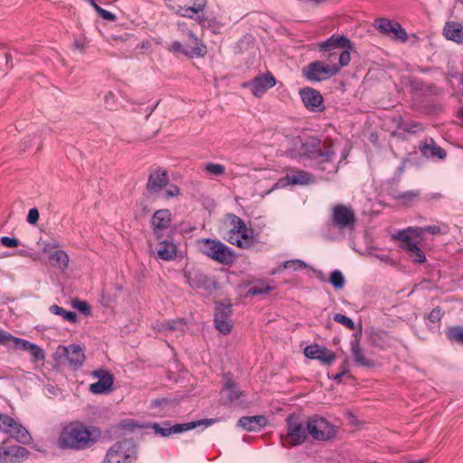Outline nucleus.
<instances>
[{
	"label": "nucleus",
	"instance_id": "19",
	"mask_svg": "<svg viewBox=\"0 0 463 463\" xmlns=\"http://www.w3.org/2000/svg\"><path fill=\"white\" fill-rule=\"evenodd\" d=\"M314 182V177L311 174L297 170L288 174L284 178L278 181L275 184L276 187H285L287 185H307Z\"/></svg>",
	"mask_w": 463,
	"mask_h": 463
},
{
	"label": "nucleus",
	"instance_id": "9",
	"mask_svg": "<svg viewBox=\"0 0 463 463\" xmlns=\"http://www.w3.org/2000/svg\"><path fill=\"white\" fill-rule=\"evenodd\" d=\"M339 71L337 64L326 65L322 61H316L304 67L303 76L309 81L319 82L329 79Z\"/></svg>",
	"mask_w": 463,
	"mask_h": 463
},
{
	"label": "nucleus",
	"instance_id": "45",
	"mask_svg": "<svg viewBox=\"0 0 463 463\" xmlns=\"http://www.w3.org/2000/svg\"><path fill=\"white\" fill-rule=\"evenodd\" d=\"M14 347L18 350H26L29 351L33 343H31L25 339H22L16 336L13 338Z\"/></svg>",
	"mask_w": 463,
	"mask_h": 463
},
{
	"label": "nucleus",
	"instance_id": "46",
	"mask_svg": "<svg viewBox=\"0 0 463 463\" xmlns=\"http://www.w3.org/2000/svg\"><path fill=\"white\" fill-rule=\"evenodd\" d=\"M11 423H14V418L0 412V432L5 433Z\"/></svg>",
	"mask_w": 463,
	"mask_h": 463
},
{
	"label": "nucleus",
	"instance_id": "1",
	"mask_svg": "<svg viewBox=\"0 0 463 463\" xmlns=\"http://www.w3.org/2000/svg\"><path fill=\"white\" fill-rule=\"evenodd\" d=\"M100 437L99 428L81 422H72L61 430L57 444L62 449L84 450L97 443Z\"/></svg>",
	"mask_w": 463,
	"mask_h": 463
},
{
	"label": "nucleus",
	"instance_id": "49",
	"mask_svg": "<svg viewBox=\"0 0 463 463\" xmlns=\"http://www.w3.org/2000/svg\"><path fill=\"white\" fill-rule=\"evenodd\" d=\"M0 242L7 248H15L20 245V241L18 239L7 237V236L2 237L0 239Z\"/></svg>",
	"mask_w": 463,
	"mask_h": 463
},
{
	"label": "nucleus",
	"instance_id": "56",
	"mask_svg": "<svg viewBox=\"0 0 463 463\" xmlns=\"http://www.w3.org/2000/svg\"><path fill=\"white\" fill-rule=\"evenodd\" d=\"M418 241L413 239L406 244H401V247L408 252H411L412 250H418Z\"/></svg>",
	"mask_w": 463,
	"mask_h": 463
},
{
	"label": "nucleus",
	"instance_id": "26",
	"mask_svg": "<svg viewBox=\"0 0 463 463\" xmlns=\"http://www.w3.org/2000/svg\"><path fill=\"white\" fill-rule=\"evenodd\" d=\"M321 51H330L335 48L353 49V43L345 35L335 33L319 44Z\"/></svg>",
	"mask_w": 463,
	"mask_h": 463
},
{
	"label": "nucleus",
	"instance_id": "30",
	"mask_svg": "<svg viewBox=\"0 0 463 463\" xmlns=\"http://www.w3.org/2000/svg\"><path fill=\"white\" fill-rule=\"evenodd\" d=\"M157 255L161 260H171L176 256V246L170 241H162L158 244Z\"/></svg>",
	"mask_w": 463,
	"mask_h": 463
},
{
	"label": "nucleus",
	"instance_id": "20",
	"mask_svg": "<svg viewBox=\"0 0 463 463\" xmlns=\"http://www.w3.org/2000/svg\"><path fill=\"white\" fill-rule=\"evenodd\" d=\"M168 183V173L162 168H157L149 175L146 189L151 194H157L161 192Z\"/></svg>",
	"mask_w": 463,
	"mask_h": 463
},
{
	"label": "nucleus",
	"instance_id": "59",
	"mask_svg": "<svg viewBox=\"0 0 463 463\" xmlns=\"http://www.w3.org/2000/svg\"><path fill=\"white\" fill-rule=\"evenodd\" d=\"M347 373V369H344L341 373H336L333 379L335 381H340L341 378Z\"/></svg>",
	"mask_w": 463,
	"mask_h": 463
},
{
	"label": "nucleus",
	"instance_id": "60",
	"mask_svg": "<svg viewBox=\"0 0 463 463\" xmlns=\"http://www.w3.org/2000/svg\"><path fill=\"white\" fill-rule=\"evenodd\" d=\"M51 248H53V249L58 248V245L56 243H54V244L48 243L43 248V251L47 253L49 251V249H51Z\"/></svg>",
	"mask_w": 463,
	"mask_h": 463
},
{
	"label": "nucleus",
	"instance_id": "15",
	"mask_svg": "<svg viewBox=\"0 0 463 463\" xmlns=\"http://www.w3.org/2000/svg\"><path fill=\"white\" fill-rule=\"evenodd\" d=\"M232 313L231 305L218 303L215 306L214 325L215 327L223 335H228L232 331V324L230 319Z\"/></svg>",
	"mask_w": 463,
	"mask_h": 463
},
{
	"label": "nucleus",
	"instance_id": "32",
	"mask_svg": "<svg viewBox=\"0 0 463 463\" xmlns=\"http://www.w3.org/2000/svg\"><path fill=\"white\" fill-rule=\"evenodd\" d=\"M188 282L193 288L209 289L212 286L211 279L203 273H195L188 277Z\"/></svg>",
	"mask_w": 463,
	"mask_h": 463
},
{
	"label": "nucleus",
	"instance_id": "39",
	"mask_svg": "<svg viewBox=\"0 0 463 463\" xmlns=\"http://www.w3.org/2000/svg\"><path fill=\"white\" fill-rule=\"evenodd\" d=\"M203 170L209 175L219 176L224 174L225 167L221 164L210 162L204 165Z\"/></svg>",
	"mask_w": 463,
	"mask_h": 463
},
{
	"label": "nucleus",
	"instance_id": "5",
	"mask_svg": "<svg viewBox=\"0 0 463 463\" xmlns=\"http://www.w3.org/2000/svg\"><path fill=\"white\" fill-rule=\"evenodd\" d=\"M216 421V419H203L195 421L172 425L169 420H165L160 423H153L149 427L155 431L156 434L161 437H169L172 434L182 433L201 426L207 428L212 426Z\"/></svg>",
	"mask_w": 463,
	"mask_h": 463
},
{
	"label": "nucleus",
	"instance_id": "44",
	"mask_svg": "<svg viewBox=\"0 0 463 463\" xmlns=\"http://www.w3.org/2000/svg\"><path fill=\"white\" fill-rule=\"evenodd\" d=\"M333 319L335 322L345 326L346 328H348L350 330L354 329V321L350 317H346L345 315H342V314H339V313L335 314L334 317H333Z\"/></svg>",
	"mask_w": 463,
	"mask_h": 463
},
{
	"label": "nucleus",
	"instance_id": "34",
	"mask_svg": "<svg viewBox=\"0 0 463 463\" xmlns=\"http://www.w3.org/2000/svg\"><path fill=\"white\" fill-rule=\"evenodd\" d=\"M411 234H414L415 236H420V228L409 227L407 229L398 231L395 234L392 235V238L396 241H400L402 244H406L407 242L412 240Z\"/></svg>",
	"mask_w": 463,
	"mask_h": 463
},
{
	"label": "nucleus",
	"instance_id": "63",
	"mask_svg": "<svg viewBox=\"0 0 463 463\" xmlns=\"http://www.w3.org/2000/svg\"><path fill=\"white\" fill-rule=\"evenodd\" d=\"M431 198H433V199H440V198H442V194H439V193H435V194H431Z\"/></svg>",
	"mask_w": 463,
	"mask_h": 463
},
{
	"label": "nucleus",
	"instance_id": "7",
	"mask_svg": "<svg viewBox=\"0 0 463 463\" xmlns=\"http://www.w3.org/2000/svg\"><path fill=\"white\" fill-rule=\"evenodd\" d=\"M288 432L283 442L288 443L291 447L303 444L307 439V422L302 421L299 417L291 414L287 420Z\"/></svg>",
	"mask_w": 463,
	"mask_h": 463
},
{
	"label": "nucleus",
	"instance_id": "43",
	"mask_svg": "<svg viewBox=\"0 0 463 463\" xmlns=\"http://www.w3.org/2000/svg\"><path fill=\"white\" fill-rule=\"evenodd\" d=\"M447 335L450 340L463 344V327H461V326L451 327L448 331Z\"/></svg>",
	"mask_w": 463,
	"mask_h": 463
},
{
	"label": "nucleus",
	"instance_id": "16",
	"mask_svg": "<svg viewBox=\"0 0 463 463\" xmlns=\"http://www.w3.org/2000/svg\"><path fill=\"white\" fill-rule=\"evenodd\" d=\"M92 376L98 378V382L90 385V392L93 394H102L112 390L114 383L113 375L105 369H99L92 372Z\"/></svg>",
	"mask_w": 463,
	"mask_h": 463
},
{
	"label": "nucleus",
	"instance_id": "3",
	"mask_svg": "<svg viewBox=\"0 0 463 463\" xmlns=\"http://www.w3.org/2000/svg\"><path fill=\"white\" fill-rule=\"evenodd\" d=\"M232 228L228 232L227 241L241 249H249L257 242L252 230L247 228L244 222L238 216L231 215Z\"/></svg>",
	"mask_w": 463,
	"mask_h": 463
},
{
	"label": "nucleus",
	"instance_id": "35",
	"mask_svg": "<svg viewBox=\"0 0 463 463\" xmlns=\"http://www.w3.org/2000/svg\"><path fill=\"white\" fill-rule=\"evenodd\" d=\"M50 312L53 315L61 316L66 321L71 323H76L78 319V316L73 311H69L58 305H52L49 308Z\"/></svg>",
	"mask_w": 463,
	"mask_h": 463
},
{
	"label": "nucleus",
	"instance_id": "27",
	"mask_svg": "<svg viewBox=\"0 0 463 463\" xmlns=\"http://www.w3.org/2000/svg\"><path fill=\"white\" fill-rule=\"evenodd\" d=\"M442 33L449 41L463 44V24L458 22H447Z\"/></svg>",
	"mask_w": 463,
	"mask_h": 463
},
{
	"label": "nucleus",
	"instance_id": "38",
	"mask_svg": "<svg viewBox=\"0 0 463 463\" xmlns=\"http://www.w3.org/2000/svg\"><path fill=\"white\" fill-rule=\"evenodd\" d=\"M328 281L336 289H342L345 283V277L339 269L331 272Z\"/></svg>",
	"mask_w": 463,
	"mask_h": 463
},
{
	"label": "nucleus",
	"instance_id": "61",
	"mask_svg": "<svg viewBox=\"0 0 463 463\" xmlns=\"http://www.w3.org/2000/svg\"><path fill=\"white\" fill-rule=\"evenodd\" d=\"M458 118L460 119L461 125L463 126V107L459 109Z\"/></svg>",
	"mask_w": 463,
	"mask_h": 463
},
{
	"label": "nucleus",
	"instance_id": "53",
	"mask_svg": "<svg viewBox=\"0 0 463 463\" xmlns=\"http://www.w3.org/2000/svg\"><path fill=\"white\" fill-rule=\"evenodd\" d=\"M409 254H410L411 258H412L413 260L418 263H422L426 260L424 253L422 252V250L420 249L419 246H418V250H412V251L409 252Z\"/></svg>",
	"mask_w": 463,
	"mask_h": 463
},
{
	"label": "nucleus",
	"instance_id": "8",
	"mask_svg": "<svg viewBox=\"0 0 463 463\" xmlns=\"http://www.w3.org/2000/svg\"><path fill=\"white\" fill-rule=\"evenodd\" d=\"M165 4L176 14L192 19L204 10L207 0H165Z\"/></svg>",
	"mask_w": 463,
	"mask_h": 463
},
{
	"label": "nucleus",
	"instance_id": "2",
	"mask_svg": "<svg viewBox=\"0 0 463 463\" xmlns=\"http://www.w3.org/2000/svg\"><path fill=\"white\" fill-rule=\"evenodd\" d=\"M200 245V250L205 256L222 265L232 264L236 260L233 250L219 240L203 239Z\"/></svg>",
	"mask_w": 463,
	"mask_h": 463
},
{
	"label": "nucleus",
	"instance_id": "29",
	"mask_svg": "<svg viewBox=\"0 0 463 463\" xmlns=\"http://www.w3.org/2000/svg\"><path fill=\"white\" fill-rule=\"evenodd\" d=\"M267 424V419L264 416L241 417L238 425L248 431L257 430L258 428L264 427Z\"/></svg>",
	"mask_w": 463,
	"mask_h": 463
},
{
	"label": "nucleus",
	"instance_id": "47",
	"mask_svg": "<svg viewBox=\"0 0 463 463\" xmlns=\"http://www.w3.org/2000/svg\"><path fill=\"white\" fill-rule=\"evenodd\" d=\"M72 307L83 314L88 315L90 313V305L86 301L75 299L72 301Z\"/></svg>",
	"mask_w": 463,
	"mask_h": 463
},
{
	"label": "nucleus",
	"instance_id": "55",
	"mask_svg": "<svg viewBox=\"0 0 463 463\" xmlns=\"http://www.w3.org/2000/svg\"><path fill=\"white\" fill-rule=\"evenodd\" d=\"M180 189L175 184H170L169 187L165 191V195L166 198H172L179 195Z\"/></svg>",
	"mask_w": 463,
	"mask_h": 463
},
{
	"label": "nucleus",
	"instance_id": "24",
	"mask_svg": "<svg viewBox=\"0 0 463 463\" xmlns=\"http://www.w3.org/2000/svg\"><path fill=\"white\" fill-rule=\"evenodd\" d=\"M10 426L5 432L10 438L24 445H28L33 441V438L27 429L19 421L14 419V423H11Z\"/></svg>",
	"mask_w": 463,
	"mask_h": 463
},
{
	"label": "nucleus",
	"instance_id": "36",
	"mask_svg": "<svg viewBox=\"0 0 463 463\" xmlns=\"http://www.w3.org/2000/svg\"><path fill=\"white\" fill-rule=\"evenodd\" d=\"M223 394L227 402H233L240 398L241 392L238 390L233 381L228 380L224 386Z\"/></svg>",
	"mask_w": 463,
	"mask_h": 463
},
{
	"label": "nucleus",
	"instance_id": "42",
	"mask_svg": "<svg viewBox=\"0 0 463 463\" xmlns=\"http://www.w3.org/2000/svg\"><path fill=\"white\" fill-rule=\"evenodd\" d=\"M32 356V362H43L45 359L44 351L37 345L33 344L28 351Z\"/></svg>",
	"mask_w": 463,
	"mask_h": 463
},
{
	"label": "nucleus",
	"instance_id": "23",
	"mask_svg": "<svg viewBox=\"0 0 463 463\" xmlns=\"http://www.w3.org/2000/svg\"><path fill=\"white\" fill-rule=\"evenodd\" d=\"M171 219L172 213L167 209H161L154 213L151 223L154 232L158 239L162 236V232L169 228Z\"/></svg>",
	"mask_w": 463,
	"mask_h": 463
},
{
	"label": "nucleus",
	"instance_id": "25",
	"mask_svg": "<svg viewBox=\"0 0 463 463\" xmlns=\"http://www.w3.org/2000/svg\"><path fill=\"white\" fill-rule=\"evenodd\" d=\"M419 148L421 154L427 158H438L443 160L447 156L446 151L437 145L432 138L426 139L421 142Z\"/></svg>",
	"mask_w": 463,
	"mask_h": 463
},
{
	"label": "nucleus",
	"instance_id": "31",
	"mask_svg": "<svg viewBox=\"0 0 463 463\" xmlns=\"http://www.w3.org/2000/svg\"><path fill=\"white\" fill-rule=\"evenodd\" d=\"M49 260L52 267L66 269L69 266V256L62 250H57L49 254Z\"/></svg>",
	"mask_w": 463,
	"mask_h": 463
},
{
	"label": "nucleus",
	"instance_id": "57",
	"mask_svg": "<svg viewBox=\"0 0 463 463\" xmlns=\"http://www.w3.org/2000/svg\"><path fill=\"white\" fill-rule=\"evenodd\" d=\"M13 335L4 330H0V344H5L6 341H13Z\"/></svg>",
	"mask_w": 463,
	"mask_h": 463
},
{
	"label": "nucleus",
	"instance_id": "48",
	"mask_svg": "<svg viewBox=\"0 0 463 463\" xmlns=\"http://www.w3.org/2000/svg\"><path fill=\"white\" fill-rule=\"evenodd\" d=\"M350 50L351 49H344V51L338 56L339 65L337 66L339 67V69L349 64L351 59Z\"/></svg>",
	"mask_w": 463,
	"mask_h": 463
},
{
	"label": "nucleus",
	"instance_id": "54",
	"mask_svg": "<svg viewBox=\"0 0 463 463\" xmlns=\"http://www.w3.org/2000/svg\"><path fill=\"white\" fill-rule=\"evenodd\" d=\"M39 220V212L36 208H31L28 212L27 222L30 224H35Z\"/></svg>",
	"mask_w": 463,
	"mask_h": 463
},
{
	"label": "nucleus",
	"instance_id": "58",
	"mask_svg": "<svg viewBox=\"0 0 463 463\" xmlns=\"http://www.w3.org/2000/svg\"><path fill=\"white\" fill-rule=\"evenodd\" d=\"M420 231L421 232V229H420ZM422 231L431 234H438L440 232V228L437 225H430L422 228Z\"/></svg>",
	"mask_w": 463,
	"mask_h": 463
},
{
	"label": "nucleus",
	"instance_id": "13",
	"mask_svg": "<svg viewBox=\"0 0 463 463\" xmlns=\"http://www.w3.org/2000/svg\"><path fill=\"white\" fill-rule=\"evenodd\" d=\"M186 35L188 39L193 42V46L184 49L180 42L175 41L172 43L169 50L173 52L184 53L190 58L203 57L206 53L205 45L203 44V43L195 36L192 31H187Z\"/></svg>",
	"mask_w": 463,
	"mask_h": 463
},
{
	"label": "nucleus",
	"instance_id": "28",
	"mask_svg": "<svg viewBox=\"0 0 463 463\" xmlns=\"http://www.w3.org/2000/svg\"><path fill=\"white\" fill-rule=\"evenodd\" d=\"M350 347L354 361L358 366L373 367L374 365L373 361L368 358L362 350L359 340L356 337L351 340Z\"/></svg>",
	"mask_w": 463,
	"mask_h": 463
},
{
	"label": "nucleus",
	"instance_id": "62",
	"mask_svg": "<svg viewBox=\"0 0 463 463\" xmlns=\"http://www.w3.org/2000/svg\"><path fill=\"white\" fill-rule=\"evenodd\" d=\"M420 125L419 124H412L410 128H408L411 132H416L419 129Z\"/></svg>",
	"mask_w": 463,
	"mask_h": 463
},
{
	"label": "nucleus",
	"instance_id": "4",
	"mask_svg": "<svg viewBox=\"0 0 463 463\" xmlns=\"http://www.w3.org/2000/svg\"><path fill=\"white\" fill-rule=\"evenodd\" d=\"M302 152L307 157L317 160L319 164L332 161L335 151L330 142L322 143L317 137H309L302 144Z\"/></svg>",
	"mask_w": 463,
	"mask_h": 463
},
{
	"label": "nucleus",
	"instance_id": "52",
	"mask_svg": "<svg viewBox=\"0 0 463 463\" xmlns=\"http://www.w3.org/2000/svg\"><path fill=\"white\" fill-rule=\"evenodd\" d=\"M105 105L109 109H114L116 108V96L113 92H108L104 97Z\"/></svg>",
	"mask_w": 463,
	"mask_h": 463
},
{
	"label": "nucleus",
	"instance_id": "11",
	"mask_svg": "<svg viewBox=\"0 0 463 463\" xmlns=\"http://www.w3.org/2000/svg\"><path fill=\"white\" fill-rule=\"evenodd\" d=\"M332 224L339 229L351 230L355 224V214L353 209L344 204H336L331 212Z\"/></svg>",
	"mask_w": 463,
	"mask_h": 463
},
{
	"label": "nucleus",
	"instance_id": "10",
	"mask_svg": "<svg viewBox=\"0 0 463 463\" xmlns=\"http://www.w3.org/2000/svg\"><path fill=\"white\" fill-rule=\"evenodd\" d=\"M307 429L308 434L316 440H328L335 435V427L323 417L308 418Z\"/></svg>",
	"mask_w": 463,
	"mask_h": 463
},
{
	"label": "nucleus",
	"instance_id": "50",
	"mask_svg": "<svg viewBox=\"0 0 463 463\" xmlns=\"http://www.w3.org/2000/svg\"><path fill=\"white\" fill-rule=\"evenodd\" d=\"M96 11L100 17L104 20L114 22L116 20V15L111 12L101 8L100 6H96Z\"/></svg>",
	"mask_w": 463,
	"mask_h": 463
},
{
	"label": "nucleus",
	"instance_id": "64",
	"mask_svg": "<svg viewBox=\"0 0 463 463\" xmlns=\"http://www.w3.org/2000/svg\"><path fill=\"white\" fill-rule=\"evenodd\" d=\"M407 463H424V459L408 460Z\"/></svg>",
	"mask_w": 463,
	"mask_h": 463
},
{
	"label": "nucleus",
	"instance_id": "6",
	"mask_svg": "<svg viewBox=\"0 0 463 463\" xmlns=\"http://www.w3.org/2000/svg\"><path fill=\"white\" fill-rule=\"evenodd\" d=\"M137 457V449L129 439L113 444L104 457L102 463H132Z\"/></svg>",
	"mask_w": 463,
	"mask_h": 463
},
{
	"label": "nucleus",
	"instance_id": "21",
	"mask_svg": "<svg viewBox=\"0 0 463 463\" xmlns=\"http://www.w3.org/2000/svg\"><path fill=\"white\" fill-rule=\"evenodd\" d=\"M61 354L66 357L68 364L74 369L80 368L85 360L83 350L79 345L62 346Z\"/></svg>",
	"mask_w": 463,
	"mask_h": 463
},
{
	"label": "nucleus",
	"instance_id": "18",
	"mask_svg": "<svg viewBox=\"0 0 463 463\" xmlns=\"http://www.w3.org/2000/svg\"><path fill=\"white\" fill-rule=\"evenodd\" d=\"M304 354L307 358L317 359L326 365L332 364L335 360L334 352L325 346H319L317 345H307L304 349Z\"/></svg>",
	"mask_w": 463,
	"mask_h": 463
},
{
	"label": "nucleus",
	"instance_id": "33",
	"mask_svg": "<svg viewBox=\"0 0 463 463\" xmlns=\"http://www.w3.org/2000/svg\"><path fill=\"white\" fill-rule=\"evenodd\" d=\"M420 194L419 190H410L406 192L394 193L392 196L398 203L408 205L411 203L416 201Z\"/></svg>",
	"mask_w": 463,
	"mask_h": 463
},
{
	"label": "nucleus",
	"instance_id": "51",
	"mask_svg": "<svg viewBox=\"0 0 463 463\" xmlns=\"http://www.w3.org/2000/svg\"><path fill=\"white\" fill-rule=\"evenodd\" d=\"M443 316L442 310L439 307H434L428 316V318L432 323L439 322Z\"/></svg>",
	"mask_w": 463,
	"mask_h": 463
},
{
	"label": "nucleus",
	"instance_id": "17",
	"mask_svg": "<svg viewBox=\"0 0 463 463\" xmlns=\"http://www.w3.org/2000/svg\"><path fill=\"white\" fill-rule=\"evenodd\" d=\"M29 455L26 448L18 445L0 447V463H19L25 460Z\"/></svg>",
	"mask_w": 463,
	"mask_h": 463
},
{
	"label": "nucleus",
	"instance_id": "14",
	"mask_svg": "<svg viewBox=\"0 0 463 463\" xmlns=\"http://www.w3.org/2000/svg\"><path fill=\"white\" fill-rule=\"evenodd\" d=\"M299 96L305 108L311 112H322L325 110L324 98L321 93L311 87L299 90Z\"/></svg>",
	"mask_w": 463,
	"mask_h": 463
},
{
	"label": "nucleus",
	"instance_id": "40",
	"mask_svg": "<svg viewBox=\"0 0 463 463\" xmlns=\"http://www.w3.org/2000/svg\"><path fill=\"white\" fill-rule=\"evenodd\" d=\"M184 326V323L182 320L167 321L160 326L159 331L167 334L168 332H172L176 329H183Z\"/></svg>",
	"mask_w": 463,
	"mask_h": 463
},
{
	"label": "nucleus",
	"instance_id": "41",
	"mask_svg": "<svg viewBox=\"0 0 463 463\" xmlns=\"http://www.w3.org/2000/svg\"><path fill=\"white\" fill-rule=\"evenodd\" d=\"M272 290V288L264 282L257 283L249 288L248 293L252 296L267 294Z\"/></svg>",
	"mask_w": 463,
	"mask_h": 463
},
{
	"label": "nucleus",
	"instance_id": "12",
	"mask_svg": "<svg viewBox=\"0 0 463 463\" xmlns=\"http://www.w3.org/2000/svg\"><path fill=\"white\" fill-rule=\"evenodd\" d=\"M373 27L382 34L387 35L392 39L400 40L401 42H406L408 39L406 31L394 20L377 18L373 22Z\"/></svg>",
	"mask_w": 463,
	"mask_h": 463
},
{
	"label": "nucleus",
	"instance_id": "37",
	"mask_svg": "<svg viewBox=\"0 0 463 463\" xmlns=\"http://www.w3.org/2000/svg\"><path fill=\"white\" fill-rule=\"evenodd\" d=\"M307 267V263L298 259L286 260L280 266H279L275 270H273L271 272V274H276L277 272H280L284 269H289L294 271H297V270L304 269Z\"/></svg>",
	"mask_w": 463,
	"mask_h": 463
},
{
	"label": "nucleus",
	"instance_id": "22",
	"mask_svg": "<svg viewBox=\"0 0 463 463\" xmlns=\"http://www.w3.org/2000/svg\"><path fill=\"white\" fill-rule=\"evenodd\" d=\"M276 84V80L269 72L255 77L250 82L252 94L261 97L269 89Z\"/></svg>",
	"mask_w": 463,
	"mask_h": 463
}]
</instances>
